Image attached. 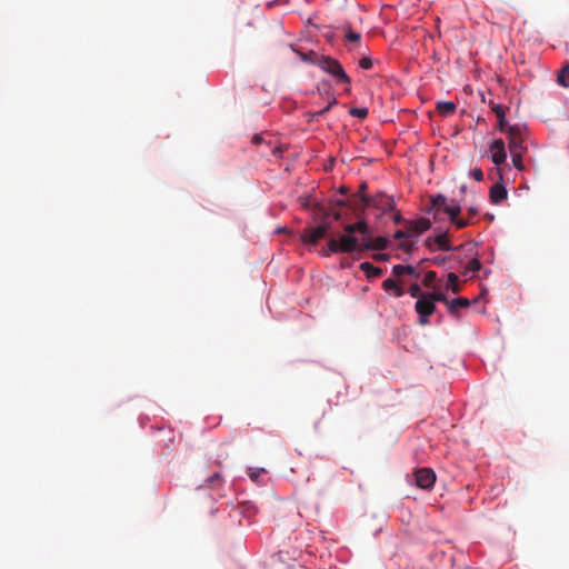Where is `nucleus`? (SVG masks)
Segmentation results:
<instances>
[{"instance_id": "1", "label": "nucleus", "mask_w": 569, "mask_h": 569, "mask_svg": "<svg viewBox=\"0 0 569 569\" xmlns=\"http://www.w3.org/2000/svg\"><path fill=\"white\" fill-rule=\"evenodd\" d=\"M315 221H319L318 226L307 227L300 234V240L303 244L315 247L319 241L325 238L331 229V222L329 221L330 212L325 209L323 206H315Z\"/></svg>"}, {"instance_id": "2", "label": "nucleus", "mask_w": 569, "mask_h": 569, "mask_svg": "<svg viewBox=\"0 0 569 569\" xmlns=\"http://www.w3.org/2000/svg\"><path fill=\"white\" fill-rule=\"evenodd\" d=\"M362 252L361 250V238H358L353 233L345 232L338 237L329 236L327 248L322 249V254L329 257L332 253H351Z\"/></svg>"}, {"instance_id": "3", "label": "nucleus", "mask_w": 569, "mask_h": 569, "mask_svg": "<svg viewBox=\"0 0 569 569\" xmlns=\"http://www.w3.org/2000/svg\"><path fill=\"white\" fill-rule=\"evenodd\" d=\"M315 63L326 73L331 74L337 83H343L346 84L345 91L350 92L351 90V79L346 73L345 69L342 68L341 63L331 57L328 56H320L317 58Z\"/></svg>"}, {"instance_id": "4", "label": "nucleus", "mask_w": 569, "mask_h": 569, "mask_svg": "<svg viewBox=\"0 0 569 569\" xmlns=\"http://www.w3.org/2000/svg\"><path fill=\"white\" fill-rule=\"evenodd\" d=\"M415 309L419 315V323L421 326H426L429 322L428 317L431 316L436 310V305L432 302V299H430L427 293H422L418 298Z\"/></svg>"}, {"instance_id": "5", "label": "nucleus", "mask_w": 569, "mask_h": 569, "mask_svg": "<svg viewBox=\"0 0 569 569\" xmlns=\"http://www.w3.org/2000/svg\"><path fill=\"white\" fill-rule=\"evenodd\" d=\"M366 207H371L382 212H387L395 210L396 203L393 198L387 193L377 192L375 196H371Z\"/></svg>"}, {"instance_id": "6", "label": "nucleus", "mask_w": 569, "mask_h": 569, "mask_svg": "<svg viewBox=\"0 0 569 569\" xmlns=\"http://www.w3.org/2000/svg\"><path fill=\"white\" fill-rule=\"evenodd\" d=\"M416 485L421 489H430L436 482V473L430 468H420L415 472Z\"/></svg>"}, {"instance_id": "7", "label": "nucleus", "mask_w": 569, "mask_h": 569, "mask_svg": "<svg viewBox=\"0 0 569 569\" xmlns=\"http://www.w3.org/2000/svg\"><path fill=\"white\" fill-rule=\"evenodd\" d=\"M489 150L491 152V161L496 166H500V164L505 163V161L507 159V153H506V149H505V142L502 139H495L491 142Z\"/></svg>"}, {"instance_id": "8", "label": "nucleus", "mask_w": 569, "mask_h": 569, "mask_svg": "<svg viewBox=\"0 0 569 569\" xmlns=\"http://www.w3.org/2000/svg\"><path fill=\"white\" fill-rule=\"evenodd\" d=\"M509 136V150L510 153L515 152H523L526 148L523 147V140L521 137L520 129L518 127L511 126L508 129Z\"/></svg>"}, {"instance_id": "9", "label": "nucleus", "mask_w": 569, "mask_h": 569, "mask_svg": "<svg viewBox=\"0 0 569 569\" xmlns=\"http://www.w3.org/2000/svg\"><path fill=\"white\" fill-rule=\"evenodd\" d=\"M406 229L410 232L411 237L419 236L420 233L431 228V221L428 218H420L418 220L405 221Z\"/></svg>"}, {"instance_id": "10", "label": "nucleus", "mask_w": 569, "mask_h": 569, "mask_svg": "<svg viewBox=\"0 0 569 569\" xmlns=\"http://www.w3.org/2000/svg\"><path fill=\"white\" fill-rule=\"evenodd\" d=\"M343 231L353 233H359L360 238H370L372 236V232L369 228V224L365 219H359L356 223H348L343 226Z\"/></svg>"}, {"instance_id": "11", "label": "nucleus", "mask_w": 569, "mask_h": 569, "mask_svg": "<svg viewBox=\"0 0 569 569\" xmlns=\"http://www.w3.org/2000/svg\"><path fill=\"white\" fill-rule=\"evenodd\" d=\"M388 246V239L385 237H373L370 236V238H361V250L369 251V250H383Z\"/></svg>"}, {"instance_id": "12", "label": "nucleus", "mask_w": 569, "mask_h": 569, "mask_svg": "<svg viewBox=\"0 0 569 569\" xmlns=\"http://www.w3.org/2000/svg\"><path fill=\"white\" fill-rule=\"evenodd\" d=\"M445 206H447V198L442 194H437L431 198V209L429 213L433 214L435 220L440 219L441 211H445Z\"/></svg>"}, {"instance_id": "13", "label": "nucleus", "mask_w": 569, "mask_h": 569, "mask_svg": "<svg viewBox=\"0 0 569 569\" xmlns=\"http://www.w3.org/2000/svg\"><path fill=\"white\" fill-rule=\"evenodd\" d=\"M507 196H508L507 189L500 182L495 183L490 188L489 198L493 204L500 203L502 200H505L507 198Z\"/></svg>"}, {"instance_id": "14", "label": "nucleus", "mask_w": 569, "mask_h": 569, "mask_svg": "<svg viewBox=\"0 0 569 569\" xmlns=\"http://www.w3.org/2000/svg\"><path fill=\"white\" fill-rule=\"evenodd\" d=\"M367 189H368L367 183L362 182L359 186L358 191L352 196V200L356 199V198H359L361 200V202L363 203V207L361 208L360 213H357V217H360L361 214L365 213L366 206H367V203L369 202V200L371 198V197L367 196V193H366Z\"/></svg>"}, {"instance_id": "15", "label": "nucleus", "mask_w": 569, "mask_h": 569, "mask_svg": "<svg viewBox=\"0 0 569 569\" xmlns=\"http://www.w3.org/2000/svg\"><path fill=\"white\" fill-rule=\"evenodd\" d=\"M433 241L436 243L437 249L443 250V251H450L452 250V247L450 244L449 236L447 232L438 233L433 237Z\"/></svg>"}, {"instance_id": "16", "label": "nucleus", "mask_w": 569, "mask_h": 569, "mask_svg": "<svg viewBox=\"0 0 569 569\" xmlns=\"http://www.w3.org/2000/svg\"><path fill=\"white\" fill-rule=\"evenodd\" d=\"M392 273L395 277H401L403 274H409V276L415 277L416 279L419 278V273L416 272V269L412 266L396 264L392 268Z\"/></svg>"}, {"instance_id": "17", "label": "nucleus", "mask_w": 569, "mask_h": 569, "mask_svg": "<svg viewBox=\"0 0 569 569\" xmlns=\"http://www.w3.org/2000/svg\"><path fill=\"white\" fill-rule=\"evenodd\" d=\"M382 288L387 292H391L395 297L403 296L402 288L392 279L388 278L383 281Z\"/></svg>"}, {"instance_id": "18", "label": "nucleus", "mask_w": 569, "mask_h": 569, "mask_svg": "<svg viewBox=\"0 0 569 569\" xmlns=\"http://www.w3.org/2000/svg\"><path fill=\"white\" fill-rule=\"evenodd\" d=\"M457 106L451 101L437 102L436 109L442 116H449L456 111Z\"/></svg>"}, {"instance_id": "19", "label": "nucleus", "mask_w": 569, "mask_h": 569, "mask_svg": "<svg viewBox=\"0 0 569 569\" xmlns=\"http://www.w3.org/2000/svg\"><path fill=\"white\" fill-rule=\"evenodd\" d=\"M360 268L367 274L368 278L379 277L382 274V269L373 266L370 262H362L360 264Z\"/></svg>"}, {"instance_id": "20", "label": "nucleus", "mask_w": 569, "mask_h": 569, "mask_svg": "<svg viewBox=\"0 0 569 569\" xmlns=\"http://www.w3.org/2000/svg\"><path fill=\"white\" fill-rule=\"evenodd\" d=\"M557 82L563 88H569V62L559 70Z\"/></svg>"}, {"instance_id": "21", "label": "nucleus", "mask_w": 569, "mask_h": 569, "mask_svg": "<svg viewBox=\"0 0 569 569\" xmlns=\"http://www.w3.org/2000/svg\"><path fill=\"white\" fill-rule=\"evenodd\" d=\"M470 302L467 298H457L448 302V309L451 313H456L459 308L469 307Z\"/></svg>"}, {"instance_id": "22", "label": "nucleus", "mask_w": 569, "mask_h": 569, "mask_svg": "<svg viewBox=\"0 0 569 569\" xmlns=\"http://www.w3.org/2000/svg\"><path fill=\"white\" fill-rule=\"evenodd\" d=\"M443 212L449 216L450 221H455L456 217L461 212V207L452 201L450 204L447 203V206H445Z\"/></svg>"}, {"instance_id": "23", "label": "nucleus", "mask_w": 569, "mask_h": 569, "mask_svg": "<svg viewBox=\"0 0 569 569\" xmlns=\"http://www.w3.org/2000/svg\"><path fill=\"white\" fill-rule=\"evenodd\" d=\"M481 262L478 259H472L468 262V264L465 267L462 274L467 276L469 273L478 272L481 269Z\"/></svg>"}, {"instance_id": "24", "label": "nucleus", "mask_w": 569, "mask_h": 569, "mask_svg": "<svg viewBox=\"0 0 569 569\" xmlns=\"http://www.w3.org/2000/svg\"><path fill=\"white\" fill-rule=\"evenodd\" d=\"M267 471L266 469L263 468H253V467H249L247 469V475L249 476V478L252 480V481H258L259 478L264 475Z\"/></svg>"}, {"instance_id": "25", "label": "nucleus", "mask_w": 569, "mask_h": 569, "mask_svg": "<svg viewBox=\"0 0 569 569\" xmlns=\"http://www.w3.org/2000/svg\"><path fill=\"white\" fill-rule=\"evenodd\" d=\"M448 287L452 290L453 293H458L460 291L458 276L453 272L448 273Z\"/></svg>"}, {"instance_id": "26", "label": "nucleus", "mask_w": 569, "mask_h": 569, "mask_svg": "<svg viewBox=\"0 0 569 569\" xmlns=\"http://www.w3.org/2000/svg\"><path fill=\"white\" fill-rule=\"evenodd\" d=\"M522 153L523 152H515V151L512 153H510L511 154L512 164L519 171H522L525 169V166H523V162H522Z\"/></svg>"}, {"instance_id": "27", "label": "nucleus", "mask_w": 569, "mask_h": 569, "mask_svg": "<svg viewBox=\"0 0 569 569\" xmlns=\"http://www.w3.org/2000/svg\"><path fill=\"white\" fill-rule=\"evenodd\" d=\"M436 280H437V273L435 271H428L422 279V284L425 287L431 288V287H433V283Z\"/></svg>"}, {"instance_id": "28", "label": "nucleus", "mask_w": 569, "mask_h": 569, "mask_svg": "<svg viewBox=\"0 0 569 569\" xmlns=\"http://www.w3.org/2000/svg\"><path fill=\"white\" fill-rule=\"evenodd\" d=\"M430 299H432V302L436 305V301L445 302L448 306V299L443 292H428L427 293Z\"/></svg>"}, {"instance_id": "29", "label": "nucleus", "mask_w": 569, "mask_h": 569, "mask_svg": "<svg viewBox=\"0 0 569 569\" xmlns=\"http://www.w3.org/2000/svg\"><path fill=\"white\" fill-rule=\"evenodd\" d=\"M349 113L352 117L365 119L368 116V109L367 108H351Z\"/></svg>"}, {"instance_id": "30", "label": "nucleus", "mask_w": 569, "mask_h": 569, "mask_svg": "<svg viewBox=\"0 0 569 569\" xmlns=\"http://www.w3.org/2000/svg\"><path fill=\"white\" fill-rule=\"evenodd\" d=\"M360 38V33L352 31L351 29H349L348 32L346 33V39L351 42H358Z\"/></svg>"}, {"instance_id": "31", "label": "nucleus", "mask_w": 569, "mask_h": 569, "mask_svg": "<svg viewBox=\"0 0 569 569\" xmlns=\"http://www.w3.org/2000/svg\"><path fill=\"white\" fill-rule=\"evenodd\" d=\"M450 222L453 223L458 229H462L470 223V221L468 219H460L459 216L456 217L455 221H450Z\"/></svg>"}, {"instance_id": "32", "label": "nucleus", "mask_w": 569, "mask_h": 569, "mask_svg": "<svg viewBox=\"0 0 569 569\" xmlns=\"http://www.w3.org/2000/svg\"><path fill=\"white\" fill-rule=\"evenodd\" d=\"M221 481H222V477L219 472H216L214 475H212L211 477L208 478V482L210 486H214V485H221Z\"/></svg>"}, {"instance_id": "33", "label": "nucleus", "mask_w": 569, "mask_h": 569, "mask_svg": "<svg viewBox=\"0 0 569 569\" xmlns=\"http://www.w3.org/2000/svg\"><path fill=\"white\" fill-rule=\"evenodd\" d=\"M470 176L476 180V181H482L483 180V172L480 168H475L471 170L470 172Z\"/></svg>"}, {"instance_id": "34", "label": "nucleus", "mask_w": 569, "mask_h": 569, "mask_svg": "<svg viewBox=\"0 0 569 569\" xmlns=\"http://www.w3.org/2000/svg\"><path fill=\"white\" fill-rule=\"evenodd\" d=\"M409 293L413 298L420 297L422 295L421 290H420V287L417 283H413V284L410 286Z\"/></svg>"}, {"instance_id": "35", "label": "nucleus", "mask_w": 569, "mask_h": 569, "mask_svg": "<svg viewBox=\"0 0 569 569\" xmlns=\"http://www.w3.org/2000/svg\"><path fill=\"white\" fill-rule=\"evenodd\" d=\"M359 66L362 69L368 70L372 67V60L369 57H365L359 61Z\"/></svg>"}, {"instance_id": "36", "label": "nucleus", "mask_w": 569, "mask_h": 569, "mask_svg": "<svg viewBox=\"0 0 569 569\" xmlns=\"http://www.w3.org/2000/svg\"><path fill=\"white\" fill-rule=\"evenodd\" d=\"M337 103V99L335 97H331L328 104L326 107H323V109L319 110V113L325 114L326 112H328L332 106H335Z\"/></svg>"}, {"instance_id": "37", "label": "nucleus", "mask_w": 569, "mask_h": 569, "mask_svg": "<svg viewBox=\"0 0 569 569\" xmlns=\"http://www.w3.org/2000/svg\"><path fill=\"white\" fill-rule=\"evenodd\" d=\"M408 237H411L410 232L408 230H398L396 233H395V239L397 240H400V239H403V238H408Z\"/></svg>"}, {"instance_id": "38", "label": "nucleus", "mask_w": 569, "mask_h": 569, "mask_svg": "<svg viewBox=\"0 0 569 569\" xmlns=\"http://www.w3.org/2000/svg\"><path fill=\"white\" fill-rule=\"evenodd\" d=\"M306 116L308 117L309 121H315V120H318V118L321 116V113H319V110L318 111H308L306 113Z\"/></svg>"}, {"instance_id": "39", "label": "nucleus", "mask_w": 569, "mask_h": 569, "mask_svg": "<svg viewBox=\"0 0 569 569\" xmlns=\"http://www.w3.org/2000/svg\"><path fill=\"white\" fill-rule=\"evenodd\" d=\"M493 111H495L496 116L498 117V119L503 120V118H505V110H503V108L501 106L495 107Z\"/></svg>"}, {"instance_id": "40", "label": "nucleus", "mask_w": 569, "mask_h": 569, "mask_svg": "<svg viewBox=\"0 0 569 569\" xmlns=\"http://www.w3.org/2000/svg\"><path fill=\"white\" fill-rule=\"evenodd\" d=\"M426 247L429 248V250L435 251L436 250V243L433 241V237H428L425 241Z\"/></svg>"}, {"instance_id": "41", "label": "nucleus", "mask_w": 569, "mask_h": 569, "mask_svg": "<svg viewBox=\"0 0 569 569\" xmlns=\"http://www.w3.org/2000/svg\"><path fill=\"white\" fill-rule=\"evenodd\" d=\"M325 209L330 212V216H332L335 220H340L341 219L340 210H331L329 208H325Z\"/></svg>"}, {"instance_id": "42", "label": "nucleus", "mask_w": 569, "mask_h": 569, "mask_svg": "<svg viewBox=\"0 0 569 569\" xmlns=\"http://www.w3.org/2000/svg\"><path fill=\"white\" fill-rule=\"evenodd\" d=\"M336 204L339 207L352 206V199L351 200H338L336 202Z\"/></svg>"}, {"instance_id": "43", "label": "nucleus", "mask_w": 569, "mask_h": 569, "mask_svg": "<svg viewBox=\"0 0 569 569\" xmlns=\"http://www.w3.org/2000/svg\"><path fill=\"white\" fill-rule=\"evenodd\" d=\"M468 213H469L470 217H475V216H477L479 213V210H478L477 207L471 206L468 209Z\"/></svg>"}, {"instance_id": "44", "label": "nucleus", "mask_w": 569, "mask_h": 569, "mask_svg": "<svg viewBox=\"0 0 569 569\" xmlns=\"http://www.w3.org/2000/svg\"><path fill=\"white\" fill-rule=\"evenodd\" d=\"M393 221L395 223H400V222H405V220L402 219V216L400 214V212L396 213L395 218H393Z\"/></svg>"}, {"instance_id": "45", "label": "nucleus", "mask_w": 569, "mask_h": 569, "mask_svg": "<svg viewBox=\"0 0 569 569\" xmlns=\"http://www.w3.org/2000/svg\"><path fill=\"white\" fill-rule=\"evenodd\" d=\"M505 124H506L505 119L503 120L499 119V128H500V130L503 129Z\"/></svg>"}, {"instance_id": "46", "label": "nucleus", "mask_w": 569, "mask_h": 569, "mask_svg": "<svg viewBox=\"0 0 569 569\" xmlns=\"http://www.w3.org/2000/svg\"><path fill=\"white\" fill-rule=\"evenodd\" d=\"M339 191L340 193L346 194L348 192V189L346 187H341Z\"/></svg>"}, {"instance_id": "47", "label": "nucleus", "mask_w": 569, "mask_h": 569, "mask_svg": "<svg viewBox=\"0 0 569 569\" xmlns=\"http://www.w3.org/2000/svg\"><path fill=\"white\" fill-rule=\"evenodd\" d=\"M443 261H445V259H440V258H436V259H435V263H441V262H443Z\"/></svg>"}, {"instance_id": "48", "label": "nucleus", "mask_w": 569, "mask_h": 569, "mask_svg": "<svg viewBox=\"0 0 569 569\" xmlns=\"http://www.w3.org/2000/svg\"><path fill=\"white\" fill-rule=\"evenodd\" d=\"M259 141H260V137H259V136H254V137H253V142H254V143H257V142H259Z\"/></svg>"}, {"instance_id": "49", "label": "nucleus", "mask_w": 569, "mask_h": 569, "mask_svg": "<svg viewBox=\"0 0 569 569\" xmlns=\"http://www.w3.org/2000/svg\"><path fill=\"white\" fill-rule=\"evenodd\" d=\"M461 191H462V192H466V186H462V187H461Z\"/></svg>"}]
</instances>
